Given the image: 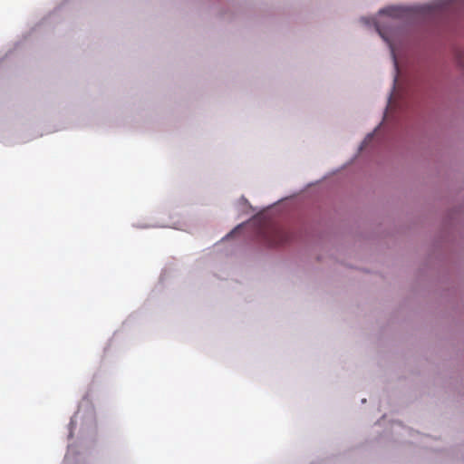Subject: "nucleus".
Masks as SVG:
<instances>
[{
  "instance_id": "f257e3e1",
  "label": "nucleus",
  "mask_w": 464,
  "mask_h": 464,
  "mask_svg": "<svg viewBox=\"0 0 464 464\" xmlns=\"http://www.w3.org/2000/svg\"><path fill=\"white\" fill-rule=\"evenodd\" d=\"M445 1L440 0L431 5L414 6H390L380 11L391 17L404 18L412 15H430L445 8Z\"/></svg>"
},
{
  "instance_id": "f03ea898",
  "label": "nucleus",
  "mask_w": 464,
  "mask_h": 464,
  "mask_svg": "<svg viewBox=\"0 0 464 464\" xmlns=\"http://www.w3.org/2000/svg\"><path fill=\"white\" fill-rule=\"evenodd\" d=\"M291 234L287 230L281 228V227H276L272 229L268 238L267 242L270 246H280L283 244H285L291 240Z\"/></svg>"
},
{
  "instance_id": "7ed1b4c3",
  "label": "nucleus",
  "mask_w": 464,
  "mask_h": 464,
  "mask_svg": "<svg viewBox=\"0 0 464 464\" xmlns=\"http://www.w3.org/2000/svg\"><path fill=\"white\" fill-rule=\"evenodd\" d=\"M458 60L459 63L464 68V53H459Z\"/></svg>"
}]
</instances>
